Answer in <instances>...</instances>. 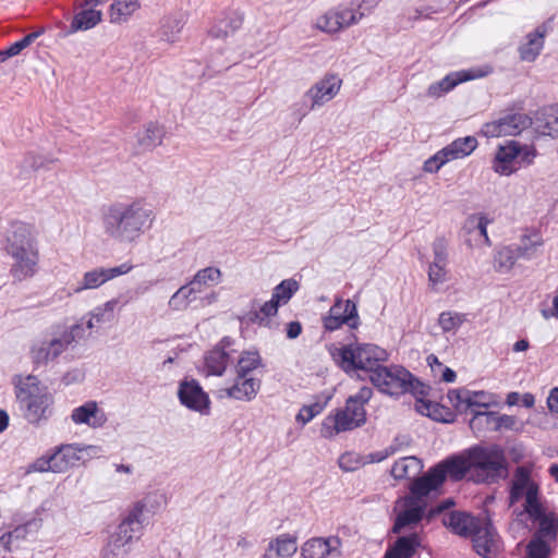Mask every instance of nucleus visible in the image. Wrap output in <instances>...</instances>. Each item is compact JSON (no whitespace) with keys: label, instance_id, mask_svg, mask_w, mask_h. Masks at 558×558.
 Returning a JSON list of instances; mask_svg holds the SVG:
<instances>
[{"label":"nucleus","instance_id":"obj_1","mask_svg":"<svg viewBox=\"0 0 558 558\" xmlns=\"http://www.w3.org/2000/svg\"><path fill=\"white\" fill-rule=\"evenodd\" d=\"M339 357L347 374L363 372L379 392L393 398L412 393L416 397L415 408L421 414L439 420L432 413L437 404L422 398L428 392L426 385L401 365L381 364L388 360L386 350L372 343L349 344L340 350Z\"/></svg>","mask_w":558,"mask_h":558},{"label":"nucleus","instance_id":"obj_2","mask_svg":"<svg viewBox=\"0 0 558 558\" xmlns=\"http://www.w3.org/2000/svg\"><path fill=\"white\" fill-rule=\"evenodd\" d=\"M156 215L142 198L130 203H113L104 207L101 228L104 234L116 242H136L155 221Z\"/></svg>","mask_w":558,"mask_h":558},{"label":"nucleus","instance_id":"obj_3","mask_svg":"<svg viewBox=\"0 0 558 558\" xmlns=\"http://www.w3.org/2000/svg\"><path fill=\"white\" fill-rule=\"evenodd\" d=\"M538 494L539 487L531 478V470L525 465L518 466L511 481L510 504L513 505L524 497L523 512L533 522L538 523L533 537L550 543L556 539L558 533V515L543 508Z\"/></svg>","mask_w":558,"mask_h":558},{"label":"nucleus","instance_id":"obj_4","mask_svg":"<svg viewBox=\"0 0 558 558\" xmlns=\"http://www.w3.org/2000/svg\"><path fill=\"white\" fill-rule=\"evenodd\" d=\"M84 338L83 324H53L32 339L29 360L35 369L53 367L74 343Z\"/></svg>","mask_w":558,"mask_h":558},{"label":"nucleus","instance_id":"obj_5","mask_svg":"<svg viewBox=\"0 0 558 558\" xmlns=\"http://www.w3.org/2000/svg\"><path fill=\"white\" fill-rule=\"evenodd\" d=\"M15 398L23 418L31 425H45L54 413V397L34 375L20 377Z\"/></svg>","mask_w":558,"mask_h":558},{"label":"nucleus","instance_id":"obj_6","mask_svg":"<svg viewBox=\"0 0 558 558\" xmlns=\"http://www.w3.org/2000/svg\"><path fill=\"white\" fill-rule=\"evenodd\" d=\"M471 481L495 484L508 476V461L499 445H476L469 448Z\"/></svg>","mask_w":558,"mask_h":558},{"label":"nucleus","instance_id":"obj_7","mask_svg":"<svg viewBox=\"0 0 558 558\" xmlns=\"http://www.w3.org/2000/svg\"><path fill=\"white\" fill-rule=\"evenodd\" d=\"M361 21V16L355 12L353 2L348 4L341 3L327 10L315 21V28L326 34H337L344 28L356 25Z\"/></svg>","mask_w":558,"mask_h":558},{"label":"nucleus","instance_id":"obj_8","mask_svg":"<svg viewBox=\"0 0 558 558\" xmlns=\"http://www.w3.org/2000/svg\"><path fill=\"white\" fill-rule=\"evenodd\" d=\"M131 263H123L116 267H96L83 274L82 279L71 290H61L66 298L78 294L85 290H93L101 287L106 282L129 274L133 269Z\"/></svg>","mask_w":558,"mask_h":558},{"label":"nucleus","instance_id":"obj_9","mask_svg":"<svg viewBox=\"0 0 558 558\" xmlns=\"http://www.w3.org/2000/svg\"><path fill=\"white\" fill-rule=\"evenodd\" d=\"M531 118L525 113H512L496 121L485 123L482 133L486 137L515 136L530 128Z\"/></svg>","mask_w":558,"mask_h":558},{"label":"nucleus","instance_id":"obj_10","mask_svg":"<svg viewBox=\"0 0 558 558\" xmlns=\"http://www.w3.org/2000/svg\"><path fill=\"white\" fill-rule=\"evenodd\" d=\"M473 548L483 558H497L501 550V541L493 524L482 521L472 535Z\"/></svg>","mask_w":558,"mask_h":558},{"label":"nucleus","instance_id":"obj_11","mask_svg":"<svg viewBox=\"0 0 558 558\" xmlns=\"http://www.w3.org/2000/svg\"><path fill=\"white\" fill-rule=\"evenodd\" d=\"M8 255L13 259L10 275L14 281L22 282L33 278L38 271L39 252L38 248H27L21 252H11Z\"/></svg>","mask_w":558,"mask_h":558},{"label":"nucleus","instance_id":"obj_12","mask_svg":"<svg viewBox=\"0 0 558 558\" xmlns=\"http://www.w3.org/2000/svg\"><path fill=\"white\" fill-rule=\"evenodd\" d=\"M342 80L336 74H326L316 82L306 93L305 97L311 100V110L324 106L333 99L339 93Z\"/></svg>","mask_w":558,"mask_h":558},{"label":"nucleus","instance_id":"obj_13","mask_svg":"<svg viewBox=\"0 0 558 558\" xmlns=\"http://www.w3.org/2000/svg\"><path fill=\"white\" fill-rule=\"evenodd\" d=\"M231 344V339L226 337L205 355L204 371L207 376H221L225 373L233 361L234 350L230 349Z\"/></svg>","mask_w":558,"mask_h":558},{"label":"nucleus","instance_id":"obj_14","mask_svg":"<svg viewBox=\"0 0 558 558\" xmlns=\"http://www.w3.org/2000/svg\"><path fill=\"white\" fill-rule=\"evenodd\" d=\"M451 404L460 412L469 410L478 411L477 409H486L492 402V395L486 391H471L468 389L451 390L448 393Z\"/></svg>","mask_w":558,"mask_h":558},{"label":"nucleus","instance_id":"obj_15","mask_svg":"<svg viewBox=\"0 0 558 558\" xmlns=\"http://www.w3.org/2000/svg\"><path fill=\"white\" fill-rule=\"evenodd\" d=\"M178 397L184 407L199 413H208L210 403L209 398L196 380L192 379L181 381L178 390Z\"/></svg>","mask_w":558,"mask_h":558},{"label":"nucleus","instance_id":"obj_16","mask_svg":"<svg viewBox=\"0 0 558 558\" xmlns=\"http://www.w3.org/2000/svg\"><path fill=\"white\" fill-rule=\"evenodd\" d=\"M4 248L7 253L38 248L33 228L24 222L12 223L7 233Z\"/></svg>","mask_w":558,"mask_h":558},{"label":"nucleus","instance_id":"obj_17","mask_svg":"<svg viewBox=\"0 0 558 558\" xmlns=\"http://www.w3.org/2000/svg\"><path fill=\"white\" fill-rule=\"evenodd\" d=\"M444 483L442 471L433 466L412 483L410 487L411 498L422 504V498L428 497L434 493L437 494Z\"/></svg>","mask_w":558,"mask_h":558},{"label":"nucleus","instance_id":"obj_18","mask_svg":"<svg viewBox=\"0 0 558 558\" xmlns=\"http://www.w3.org/2000/svg\"><path fill=\"white\" fill-rule=\"evenodd\" d=\"M484 73L476 70H462L451 72L438 82L430 84L427 88V95L432 98H439L452 90L460 83L482 77Z\"/></svg>","mask_w":558,"mask_h":558},{"label":"nucleus","instance_id":"obj_19","mask_svg":"<svg viewBox=\"0 0 558 558\" xmlns=\"http://www.w3.org/2000/svg\"><path fill=\"white\" fill-rule=\"evenodd\" d=\"M520 154V143L509 141L506 145H500L493 161V169L500 175H510L519 169L518 155Z\"/></svg>","mask_w":558,"mask_h":558},{"label":"nucleus","instance_id":"obj_20","mask_svg":"<svg viewBox=\"0 0 558 558\" xmlns=\"http://www.w3.org/2000/svg\"><path fill=\"white\" fill-rule=\"evenodd\" d=\"M435 466L442 471L444 482L446 481L447 476L453 481H461L465 476H469V480H471V461L469 449L462 451L459 454L448 457Z\"/></svg>","mask_w":558,"mask_h":558},{"label":"nucleus","instance_id":"obj_21","mask_svg":"<svg viewBox=\"0 0 558 558\" xmlns=\"http://www.w3.org/2000/svg\"><path fill=\"white\" fill-rule=\"evenodd\" d=\"M341 539L338 536L313 537L301 548L303 558H326L329 555H340Z\"/></svg>","mask_w":558,"mask_h":558},{"label":"nucleus","instance_id":"obj_22","mask_svg":"<svg viewBox=\"0 0 558 558\" xmlns=\"http://www.w3.org/2000/svg\"><path fill=\"white\" fill-rule=\"evenodd\" d=\"M165 130L156 122H149L145 125L144 130L135 135L132 150L134 155H141L146 151L153 150L155 147L162 143Z\"/></svg>","mask_w":558,"mask_h":558},{"label":"nucleus","instance_id":"obj_23","mask_svg":"<svg viewBox=\"0 0 558 558\" xmlns=\"http://www.w3.org/2000/svg\"><path fill=\"white\" fill-rule=\"evenodd\" d=\"M260 386V379L236 374L233 385L225 389V392L231 399L248 402L256 397Z\"/></svg>","mask_w":558,"mask_h":558},{"label":"nucleus","instance_id":"obj_24","mask_svg":"<svg viewBox=\"0 0 558 558\" xmlns=\"http://www.w3.org/2000/svg\"><path fill=\"white\" fill-rule=\"evenodd\" d=\"M71 418L75 424H86L92 428L101 427L106 423L105 413L95 401H88L73 409Z\"/></svg>","mask_w":558,"mask_h":558},{"label":"nucleus","instance_id":"obj_25","mask_svg":"<svg viewBox=\"0 0 558 558\" xmlns=\"http://www.w3.org/2000/svg\"><path fill=\"white\" fill-rule=\"evenodd\" d=\"M444 524L449 527L453 533L464 536L472 537L477 526L482 522L468 513L452 511L444 518Z\"/></svg>","mask_w":558,"mask_h":558},{"label":"nucleus","instance_id":"obj_26","mask_svg":"<svg viewBox=\"0 0 558 558\" xmlns=\"http://www.w3.org/2000/svg\"><path fill=\"white\" fill-rule=\"evenodd\" d=\"M296 550V537L283 533L269 541L263 558H291Z\"/></svg>","mask_w":558,"mask_h":558},{"label":"nucleus","instance_id":"obj_27","mask_svg":"<svg viewBox=\"0 0 558 558\" xmlns=\"http://www.w3.org/2000/svg\"><path fill=\"white\" fill-rule=\"evenodd\" d=\"M425 507L421 502L409 498L405 501V509L399 512L392 526L393 533H401L405 527H412L417 524L424 514Z\"/></svg>","mask_w":558,"mask_h":558},{"label":"nucleus","instance_id":"obj_28","mask_svg":"<svg viewBox=\"0 0 558 558\" xmlns=\"http://www.w3.org/2000/svg\"><path fill=\"white\" fill-rule=\"evenodd\" d=\"M421 547V538L417 533L398 537L389 546L384 558H412Z\"/></svg>","mask_w":558,"mask_h":558},{"label":"nucleus","instance_id":"obj_29","mask_svg":"<svg viewBox=\"0 0 558 558\" xmlns=\"http://www.w3.org/2000/svg\"><path fill=\"white\" fill-rule=\"evenodd\" d=\"M373 397V389L368 386H363L355 395L350 396L345 402V410L353 417L357 426H361L366 421V411L364 405Z\"/></svg>","mask_w":558,"mask_h":558},{"label":"nucleus","instance_id":"obj_30","mask_svg":"<svg viewBox=\"0 0 558 558\" xmlns=\"http://www.w3.org/2000/svg\"><path fill=\"white\" fill-rule=\"evenodd\" d=\"M143 514V506L137 504L128 513L123 521L118 525L114 534L126 539L132 545L134 538L138 537V533L142 529L141 518Z\"/></svg>","mask_w":558,"mask_h":558},{"label":"nucleus","instance_id":"obj_31","mask_svg":"<svg viewBox=\"0 0 558 558\" xmlns=\"http://www.w3.org/2000/svg\"><path fill=\"white\" fill-rule=\"evenodd\" d=\"M527 248L522 246H504L494 256V267L500 274L509 272L520 257H529Z\"/></svg>","mask_w":558,"mask_h":558},{"label":"nucleus","instance_id":"obj_32","mask_svg":"<svg viewBox=\"0 0 558 558\" xmlns=\"http://www.w3.org/2000/svg\"><path fill=\"white\" fill-rule=\"evenodd\" d=\"M243 24V14L231 11L222 19H219L209 28L208 35L211 38L223 39L236 32Z\"/></svg>","mask_w":558,"mask_h":558},{"label":"nucleus","instance_id":"obj_33","mask_svg":"<svg viewBox=\"0 0 558 558\" xmlns=\"http://www.w3.org/2000/svg\"><path fill=\"white\" fill-rule=\"evenodd\" d=\"M546 31L542 27L536 28L525 37V41L521 44L519 51L523 61L532 62L541 53L544 47V38Z\"/></svg>","mask_w":558,"mask_h":558},{"label":"nucleus","instance_id":"obj_34","mask_svg":"<svg viewBox=\"0 0 558 558\" xmlns=\"http://www.w3.org/2000/svg\"><path fill=\"white\" fill-rule=\"evenodd\" d=\"M477 147V140L474 136L459 137L449 145L441 148L448 161L470 156Z\"/></svg>","mask_w":558,"mask_h":558},{"label":"nucleus","instance_id":"obj_35","mask_svg":"<svg viewBox=\"0 0 558 558\" xmlns=\"http://www.w3.org/2000/svg\"><path fill=\"white\" fill-rule=\"evenodd\" d=\"M184 25L185 17L181 13L166 16L159 29L160 39L171 44L178 41Z\"/></svg>","mask_w":558,"mask_h":558},{"label":"nucleus","instance_id":"obj_36","mask_svg":"<svg viewBox=\"0 0 558 558\" xmlns=\"http://www.w3.org/2000/svg\"><path fill=\"white\" fill-rule=\"evenodd\" d=\"M422 469V462L416 457H403L392 465L391 475L396 480L411 478L416 476Z\"/></svg>","mask_w":558,"mask_h":558},{"label":"nucleus","instance_id":"obj_37","mask_svg":"<svg viewBox=\"0 0 558 558\" xmlns=\"http://www.w3.org/2000/svg\"><path fill=\"white\" fill-rule=\"evenodd\" d=\"M199 293V288H195L191 282L179 288L169 300V307L173 311H183L194 302Z\"/></svg>","mask_w":558,"mask_h":558},{"label":"nucleus","instance_id":"obj_38","mask_svg":"<svg viewBox=\"0 0 558 558\" xmlns=\"http://www.w3.org/2000/svg\"><path fill=\"white\" fill-rule=\"evenodd\" d=\"M138 8V0H116L110 5V22L114 24L124 23Z\"/></svg>","mask_w":558,"mask_h":558},{"label":"nucleus","instance_id":"obj_39","mask_svg":"<svg viewBox=\"0 0 558 558\" xmlns=\"http://www.w3.org/2000/svg\"><path fill=\"white\" fill-rule=\"evenodd\" d=\"M132 545L129 541L112 534L102 549L104 558H126L130 554Z\"/></svg>","mask_w":558,"mask_h":558},{"label":"nucleus","instance_id":"obj_40","mask_svg":"<svg viewBox=\"0 0 558 558\" xmlns=\"http://www.w3.org/2000/svg\"><path fill=\"white\" fill-rule=\"evenodd\" d=\"M101 12L93 8L78 12L71 23L72 31H87L101 21Z\"/></svg>","mask_w":558,"mask_h":558},{"label":"nucleus","instance_id":"obj_41","mask_svg":"<svg viewBox=\"0 0 558 558\" xmlns=\"http://www.w3.org/2000/svg\"><path fill=\"white\" fill-rule=\"evenodd\" d=\"M221 270L216 267H206L199 269L190 281L195 288H199V293L203 288L217 284L221 281Z\"/></svg>","mask_w":558,"mask_h":558},{"label":"nucleus","instance_id":"obj_42","mask_svg":"<svg viewBox=\"0 0 558 558\" xmlns=\"http://www.w3.org/2000/svg\"><path fill=\"white\" fill-rule=\"evenodd\" d=\"M537 128L543 135L558 137V106L550 107L542 113Z\"/></svg>","mask_w":558,"mask_h":558},{"label":"nucleus","instance_id":"obj_43","mask_svg":"<svg viewBox=\"0 0 558 558\" xmlns=\"http://www.w3.org/2000/svg\"><path fill=\"white\" fill-rule=\"evenodd\" d=\"M262 366V357L257 351L243 352L235 366V374L241 376H250V374Z\"/></svg>","mask_w":558,"mask_h":558},{"label":"nucleus","instance_id":"obj_44","mask_svg":"<svg viewBox=\"0 0 558 558\" xmlns=\"http://www.w3.org/2000/svg\"><path fill=\"white\" fill-rule=\"evenodd\" d=\"M43 33H44L43 28L39 31L33 32V33L24 36L22 39L15 41L7 49L0 51V61L3 62L5 60H8L9 58L20 54L25 48L31 46L35 41V39H37Z\"/></svg>","mask_w":558,"mask_h":558},{"label":"nucleus","instance_id":"obj_45","mask_svg":"<svg viewBox=\"0 0 558 558\" xmlns=\"http://www.w3.org/2000/svg\"><path fill=\"white\" fill-rule=\"evenodd\" d=\"M465 322V314L447 311L442 312L438 318V325L445 333H456Z\"/></svg>","mask_w":558,"mask_h":558},{"label":"nucleus","instance_id":"obj_46","mask_svg":"<svg viewBox=\"0 0 558 558\" xmlns=\"http://www.w3.org/2000/svg\"><path fill=\"white\" fill-rule=\"evenodd\" d=\"M496 412L489 411H474L470 420V427L474 432H482L484 429L495 430Z\"/></svg>","mask_w":558,"mask_h":558},{"label":"nucleus","instance_id":"obj_47","mask_svg":"<svg viewBox=\"0 0 558 558\" xmlns=\"http://www.w3.org/2000/svg\"><path fill=\"white\" fill-rule=\"evenodd\" d=\"M59 456L40 457L36 459L27 469V473L32 472H53L63 473L64 464H57Z\"/></svg>","mask_w":558,"mask_h":558},{"label":"nucleus","instance_id":"obj_48","mask_svg":"<svg viewBox=\"0 0 558 558\" xmlns=\"http://www.w3.org/2000/svg\"><path fill=\"white\" fill-rule=\"evenodd\" d=\"M299 290V283L294 279L282 280L272 291V298L280 304L284 305Z\"/></svg>","mask_w":558,"mask_h":558},{"label":"nucleus","instance_id":"obj_49","mask_svg":"<svg viewBox=\"0 0 558 558\" xmlns=\"http://www.w3.org/2000/svg\"><path fill=\"white\" fill-rule=\"evenodd\" d=\"M279 306L280 304L271 296V299L265 302L258 311L250 312L248 320L254 324L264 325L267 318L277 314Z\"/></svg>","mask_w":558,"mask_h":558},{"label":"nucleus","instance_id":"obj_50","mask_svg":"<svg viewBox=\"0 0 558 558\" xmlns=\"http://www.w3.org/2000/svg\"><path fill=\"white\" fill-rule=\"evenodd\" d=\"M118 304H119V299H111V300L107 301L106 303L93 308L88 313V315H92L95 318L96 324L100 325L104 323H108L113 319V313H114V310L118 306Z\"/></svg>","mask_w":558,"mask_h":558},{"label":"nucleus","instance_id":"obj_51","mask_svg":"<svg viewBox=\"0 0 558 558\" xmlns=\"http://www.w3.org/2000/svg\"><path fill=\"white\" fill-rule=\"evenodd\" d=\"M327 422H331L333 424V428L337 434L359 427L345 409L339 410L332 417L329 416Z\"/></svg>","mask_w":558,"mask_h":558},{"label":"nucleus","instance_id":"obj_52","mask_svg":"<svg viewBox=\"0 0 558 558\" xmlns=\"http://www.w3.org/2000/svg\"><path fill=\"white\" fill-rule=\"evenodd\" d=\"M52 456H59L57 464H64V472L70 465L80 460L77 448L73 445H62L58 447Z\"/></svg>","mask_w":558,"mask_h":558},{"label":"nucleus","instance_id":"obj_53","mask_svg":"<svg viewBox=\"0 0 558 558\" xmlns=\"http://www.w3.org/2000/svg\"><path fill=\"white\" fill-rule=\"evenodd\" d=\"M329 314L337 316V317H355V322H360L356 305L353 301L347 300H338L335 302V304L330 307Z\"/></svg>","mask_w":558,"mask_h":558},{"label":"nucleus","instance_id":"obj_54","mask_svg":"<svg viewBox=\"0 0 558 558\" xmlns=\"http://www.w3.org/2000/svg\"><path fill=\"white\" fill-rule=\"evenodd\" d=\"M550 553L549 543L544 539L536 537L531 538L526 545V557L527 558H548Z\"/></svg>","mask_w":558,"mask_h":558},{"label":"nucleus","instance_id":"obj_55","mask_svg":"<svg viewBox=\"0 0 558 558\" xmlns=\"http://www.w3.org/2000/svg\"><path fill=\"white\" fill-rule=\"evenodd\" d=\"M348 325L350 328L354 329L359 326L360 322H355V317H337L331 314L324 317V327L328 331H335L339 329L342 325Z\"/></svg>","mask_w":558,"mask_h":558},{"label":"nucleus","instance_id":"obj_56","mask_svg":"<svg viewBox=\"0 0 558 558\" xmlns=\"http://www.w3.org/2000/svg\"><path fill=\"white\" fill-rule=\"evenodd\" d=\"M489 220L485 215L478 214L469 217L466 221V227L469 230H477L480 234L484 238L486 244H490L488 234H487V226Z\"/></svg>","mask_w":558,"mask_h":558},{"label":"nucleus","instance_id":"obj_57","mask_svg":"<svg viewBox=\"0 0 558 558\" xmlns=\"http://www.w3.org/2000/svg\"><path fill=\"white\" fill-rule=\"evenodd\" d=\"M434 259L432 263L448 266V242L445 238H437L432 244Z\"/></svg>","mask_w":558,"mask_h":558},{"label":"nucleus","instance_id":"obj_58","mask_svg":"<svg viewBox=\"0 0 558 558\" xmlns=\"http://www.w3.org/2000/svg\"><path fill=\"white\" fill-rule=\"evenodd\" d=\"M31 522L16 526L13 531L3 534L8 537V543L11 549L16 550L20 548L21 542L24 541L28 534V526Z\"/></svg>","mask_w":558,"mask_h":558},{"label":"nucleus","instance_id":"obj_59","mask_svg":"<svg viewBox=\"0 0 558 558\" xmlns=\"http://www.w3.org/2000/svg\"><path fill=\"white\" fill-rule=\"evenodd\" d=\"M325 403L315 402L310 405H304L296 415V421L306 424L312 421L316 415L323 412Z\"/></svg>","mask_w":558,"mask_h":558},{"label":"nucleus","instance_id":"obj_60","mask_svg":"<svg viewBox=\"0 0 558 558\" xmlns=\"http://www.w3.org/2000/svg\"><path fill=\"white\" fill-rule=\"evenodd\" d=\"M447 272L448 270L446 265L430 263L427 272L429 284L435 287L444 283L447 280Z\"/></svg>","mask_w":558,"mask_h":558},{"label":"nucleus","instance_id":"obj_61","mask_svg":"<svg viewBox=\"0 0 558 558\" xmlns=\"http://www.w3.org/2000/svg\"><path fill=\"white\" fill-rule=\"evenodd\" d=\"M338 463L341 470L345 472H352L357 470L365 462H362L361 458L357 454L352 452H345L340 456Z\"/></svg>","mask_w":558,"mask_h":558},{"label":"nucleus","instance_id":"obj_62","mask_svg":"<svg viewBox=\"0 0 558 558\" xmlns=\"http://www.w3.org/2000/svg\"><path fill=\"white\" fill-rule=\"evenodd\" d=\"M448 162V158H446L442 150L440 149L432 157H429L427 160H425L423 165V170L428 173H436L440 170L442 166H445Z\"/></svg>","mask_w":558,"mask_h":558},{"label":"nucleus","instance_id":"obj_63","mask_svg":"<svg viewBox=\"0 0 558 558\" xmlns=\"http://www.w3.org/2000/svg\"><path fill=\"white\" fill-rule=\"evenodd\" d=\"M381 0H361L352 1L355 5V12L361 16V20L369 15Z\"/></svg>","mask_w":558,"mask_h":558},{"label":"nucleus","instance_id":"obj_64","mask_svg":"<svg viewBox=\"0 0 558 558\" xmlns=\"http://www.w3.org/2000/svg\"><path fill=\"white\" fill-rule=\"evenodd\" d=\"M536 149L531 145H521L520 144V154L518 155V165L519 168L522 165L529 166L533 163L534 158L536 157Z\"/></svg>","mask_w":558,"mask_h":558}]
</instances>
